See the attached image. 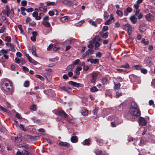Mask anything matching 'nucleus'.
Masks as SVG:
<instances>
[{
  "label": "nucleus",
  "instance_id": "3",
  "mask_svg": "<svg viewBox=\"0 0 155 155\" xmlns=\"http://www.w3.org/2000/svg\"><path fill=\"white\" fill-rule=\"evenodd\" d=\"M146 20L148 22L153 21L155 20V16L150 13L144 16Z\"/></svg>",
  "mask_w": 155,
  "mask_h": 155
},
{
  "label": "nucleus",
  "instance_id": "2",
  "mask_svg": "<svg viewBox=\"0 0 155 155\" xmlns=\"http://www.w3.org/2000/svg\"><path fill=\"white\" fill-rule=\"evenodd\" d=\"M130 112L131 114L133 116H139L140 115V113L139 108H130Z\"/></svg>",
  "mask_w": 155,
  "mask_h": 155
},
{
  "label": "nucleus",
  "instance_id": "40",
  "mask_svg": "<svg viewBox=\"0 0 155 155\" xmlns=\"http://www.w3.org/2000/svg\"><path fill=\"white\" fill-rule=\"evenodd\" d=\"M58 60V57H55V58H50L49 59V61L52 62H55Z\"/></svg>",
  "mask_w": 155,
  "mask_h": 155
},
{
  "label": "nucleus",
  "instance_id": "44",
  "mask_svg": "<svg viewBox=\"0 0 155 155\" xmlns=\"http://www.w3.org/2000/svg\"><path fill=\"white\" fill-rule=\"evenodd\" d=\"M133 67L137 70H140L141 69L142 66L140 65H134Z\"/></svg>",
  "mask_w": 155,
  "mask_h": 155
},
{
  "label": "nucleus",
  "instance_id": "48",
  "mask_svg": "<svg viewBox=\"0 0 155 155\" xmlns=\"http://www.w3.org/2000/svg\"><path fill=\"white\" fill-rule=\"evenodd\" d=\"M103 141L102 140L100 139H97V142L98 144L100 145H101L103 144Z\"/></svg>",
  "mask_w": 155,
  "mask_h": 155
},
{
  "label": "nucleus",
  "instance_id": "39",
  "mask_svg": "<svg viewBox=\"0 0 155 155\" xmlns=\"http://www.w3.org/2000/svg\"><path fill=\"white\" fill-rule=\"evenodd\" d=\"M23 155H31V154L28 151L25 150H23L22 151Z\"/></svg>",
  "mask_w": 155,
  "mask_h": 155
},
{
  "label": "nucleus",
  "instance_id": "22",
  "mask_svg": "<svg viewBox=\"0 0 155 155\" xmlns=\"http://www.w3.org/2000/svg\"><path fill=\"white\" fill-rule=\"evenodd\" d=\"M69 84L72 86H74L75 87H78L79 86V84L78 83L74 82L72 81H70L68 82Z\"/></svg>",
  "mask_w": 155,
  "mask_h": 155
},
{
  "label": "nucleus",
  "instance_id": "13",
  "mask_svg": "<svg viewBox=\"0 0 155 155\" xmlns=\"http://www.w3.org/2000/svg\"><path fill=\"white\" fill-rule=\"evenodd\" d=\"M130 19L133 24H135L137 22V18L135 15H132L130 17Z\"/></svg>",
  "mask_w": 155,
  "mask_h": 155
},
{
  "label": "nucleus",
  "instance_id": "62",
  "mask_svg": "<svg viewBox=\"0 0 155 155\" xmlns=\"http://www.w3.org/2000/svg\"><path fill=\"white\" fill-rule=\"evenodd\" d=\"M108 30V27L106 25L104 26L102 28V30L105 31Z\"/></svg>",
  "mask_w": 155,
  "mask_h": 155
},
{
  "label": "nucleus",
  "instance_id": "51",
  "mask_svg": "<svg viewBox=\"0 0 155 155\" xmlns=\"http://www.w3.org/2000/svg\"><path fill=\"white\" fill-rule=\"evenodd\" d=\"M12 40L10 36H7L5 38V41L8 42H10Z\"/></svg>",
  "mask_w": 155,
  "mask_h": 155
},
{
  "label": "nucleus",
  "instance_id": "49",
  "mask_svg": "<svg viewBox=\"0 0 155 155\" xmlns=\"http://www.w3.org/2000/svg\"><path fill=\"white\" fill-rule=\"evenodd\" d=\"M35 76L36 77L38 78L39 79L41 80V81H43L44 80V78H43L42 76L41 75L36 74L35 75Z\"/></svg>",
  "mask_w": 155,
  "mask_h": 155
},
{
  "label": "nucleus",
  "instance_id": "37",
  "mask_svg": "<svg viewBox=\"0 0 155 155\" xmlns=\"http://www.w3.org/2000/svg\"><path fill=\"white\" fill-rule=\"evenodd\" d=\"M43 24L46 27H49L50 26V23L46 21H44L43 22Z\"/></svg>",
  "mask_w": 155,
  "mask_h": 155
},
{
  "label": "nucleus",
  "instance_id": "53",
  "mask_svg": "<svg viewBox=\"0 0 155 155\" xmlns=\"http://www.w3.org/2000/svg\"><path fill=\"white\" fill-rule=\"evenodd\" d=\"M99 109L98 107H95V109L93 110V113L94 115H97V112Z\"/></svg>",
  "mask_w": 155,
  "mask_h": 155
},
{
  "label": "nucleus",
  "instance_id": "4",
  "mask_svg": "<svg viewBox=\"0 0 155 155\" xmlns=\"http://www.w3.org/2000/svg\"><path fill=\"white\" fill-rule=\"evenodd\" d=\"M139 123L140 126H143L146 124L147 122L143 118L140 117L139 119Z\"/></svg>",
  "mask_w": 155,
  "mask_h": 155
},
{
  "label": "nucleus",
  "instance_id": "15",
  "mask_svg": "<svg viewBox=\"0 0 155 155\" xmlns=\"http://www.w3.org/2000/svg\"><path fill=\"white\" fill-rule=\"evenodd\" d=\"M5 14L8 17L9 15H10V17L11 16L13 17L14 16V14L13 9L12 8L9 12H6Z\"/></svg>",
  "mask_w": 155,
  "mask_h": 155
},
{
  "label": "nucleus",
  "instance_id": "5",
  "mask_svg": "<svg viewBox=\"0 0 155 155\" xmlns=\"http://www.w3.org/2000/svg\"><path fill=\"white\" fill-rule=\"evenodd\" d=\"M25 55L26 56V57L27 58L28 61L30 62L33 63L35 65L37 64L38 63V62H37V61H34V60H33L32 58L29 56V54H28L26 53H25Z\"/></svg>",
  "mask_w": 155,
  "mask_h": 155
},
{
  "label": "nucleus",
  "instance_id": "50",
  "mask_svg": "<svg viewBox=\"0 0 155 155\" xmlns=\"http://www.w3.org/2000/svg\"><path fill=\"white\" fill-rule=\"evenodd\" d=\"M7 17L6 16H3L2 18H0V22H3L4 21L6 20Z\"/></svg>",
  "mask_w": 155,
  "mask_h": 155
},
{
  "label": "nucleus",
  "instance_id": "11",
  "mask_svg": "<svg viewBox=\"0 0 155 155\" xmlns=\"http://www.w3.org/2000/svg\"><path fill=\"white\" fill-rule=\"evenodd\" d=\"M114 18L112 16L110 15L109 19L104 23V24L105 25H109L110 24L112 21L114 20Z\"/></svg>",
  "mask_w": 155,
  "mask_h": 155
},
{
  "label": "nucleus",
  "instance_id": "25",
  "mask_svg": "<svg viewBox=\"0 0 155 155\" xmlns=\"http://www.w3.org/2000/svg\"><path fill=\"white\" fill-rule=\"evenodd\" d=\"M39 10L43 12H45L47 11V7L46 6H43L39 8Z\"/></svg>",
  "mask_w": 155,
  "mask_h": 155
},
{
  "label": "nucleus",
  "instance_id": "30",
  "mask_svg": "<svg viewBox=\"0 0 155 155\" xmlns=\"http://www.w3.org/2000/svg\"><path fill=\"white\" fill-rule=\"evenodd\" d=\"M98 89L95 86H94L90 88V91L91 92H94L98 91Z\"/></svg>",
  "mask_w": 155,
  "mask_h": 155
},
{
  "label": "nucleus",
  "instance_id": "31",
  "mask_svg": "<svg viewBox=\"0 0 155 155\" xmlns=\"http://www.w3.org/2000/svg\"><path fill=\"white\" fill-rule=\"evenodd\" d=\"M141 42L143 43L145 45H148L149 42L148 41H145V39L143 38L142 39Z\"/></svg>",
  "mask_w": 155,
  "mask_h": 155
},
{
  "label": "nucleus",
  "instance_id": "27",
  "mask_svg": "<svg viewBox=\"0 0 155 155\" xmlns=\"http://www.w3.org/2000/svg\"><path fill=\"white\" fill-rule=\"evenodd\" d=\"M131 108H138L137 103L135 101H132L131 104Z\"/></svg>",
  "mask_w": 155,
  "mask_h": 155
},
{
  "label": "nucleus",
  "instance_id": "38",
  "mask_svg": "<svg viewBox=\"0 0 155 155\" xmlns=\"http://www.w3.org/2000/svg\"><path fill=\"white\" fill-rule=\"evenodd\" d=\"M100 46V44L99 42L98 41H97L95 42V49L97 50L99 49V47Z\"/></svg>",
  "mask_w": 155,
  "mask_h": 155
},
{
  "label": "nucleus",
  "instance_id": "29",
  "mask_svg": "<svg viewBox=\"0 0 155 155\" xmlns=\"http://www.w3.org/2000/svg\"><path fill=\"white\" fill-rule=\"evenodd\" d=\"M81 114L83 116H86L88 114V111L86 109H83L82 110Z\"/></svg>",
  "mask_w": 155,
  "mask_h": 155
},
{
  "label": "nucleus",
  "instance_id": "34",
  "mask_svg": "<svg viewBox=\"0 0 155 155\" xmlns=\"http://www.w3.org/2000/svg\"><path fill=\"white\" fill-rule=\"evenodd\" d=\"M108 31H106L105 33H104L102 35L101 37L104 38H106L108 37Z\"/></svg>",
  "mask_w": 155,
  "mask_h": 155
},
{
  "label": "nucleus",
  "instance_id": "28",
  "mask_svg": "<svg viewBox=\"0 0 155 155\" xmlns=\"http://www.w3.org/2000/svg\"><path fill=\"white\" fill-rule=\"evenodd\" d=\"M68 16H64L60 18V21L62 22H66L68 21Z\"/></svg>",
  "mask_w": 155,
  "mask_h": 155
},
{
  "label": "nucleus",
  "instance_id": "56",
  "mask_svg": "<svg viewBox=\"0 0 155 155\" xmlns=\"http://www.w3.org/2000/svg\"><path fill=\"white\" fill-rule=\"evenodd\" d=\"M89 23H91L92 25L95 27L97 26V25L95 22L94 21L92 20H90L89 21Z\"/></svg>",
  "mask_w": 155,
  "mask_h": 155
},
{
  "label": "nucleus",
  "instance_id": "12",
  "mask_svg": "<svg viewBox=\"0 0 155 155\" xmlns=\"http://www.w3.org/2000/svg\"><path fill=\"white\" fill-rule=\"evenodd\" d=\"M97 75L96 74H92L91 79V82L94 83L96 81Z\"/></svg>",
  "mask_w": 155,
  "mask_h": 155
},
{
  "label": "nucleus",
  "instance_id": "32",
  "mask_svg": "<svg viewBox=\"0 0 155 155\" xmlns=\"http://www.w3.org/2000/svg\"><path fill=\"white\" fill-rule=\"evenodd\" d=\"M139 30L140 32H143L146 31L145 28H143V26L140 25L139 28Z\"/></svg>",
  "mask_w": 155,
  "mask_h": 155
},
{
  "label": "nucleus",
  "instance_id": "46",
  "mask_svg": "<svg viewBox=\"0 0 155 155\" xmlns=\"http://www.w3.org/2000/svg\"><path fill=\"white\" fill-rule=\"evenodd\" d=\"M5 30V28L4 26H3L0 29V33H3L4 32Z\"/></svg>",
  "mask_w": 155,
  "mask_h": 155
},
{
  "label": "nucleus",
  "instance_id": "36",
  "mask_svg": "<svg viewBox=\"0 0 155 155\" xmlns=\"http://www.w3.org/2000/svg\"><path fill=\"white\" fill-rule=\"evenodd\" d=\"M30 108L31 110L34 111H35L37 110V107L36 105L34 104L31 106Z\"/></svg>",
  "mask_w": 155,
  "mask_h": 155
},
{
  "label": "nucleus",
  "instance_id": "18",
  "mask_svg": "<svg viewBox=\"0 0 155 155\" xmlns=\"http://www.w3.org/2000/svg\"><path fill=\"white\" fill-rule=\"evenodd\" d=\"M124 28L126 30H128L132 29V27L131 26L128 24H125L124 26Z\"/></svg>",
  "mask_w": 155,
  "mask_h": 155
},
{
  "label": "nucleus",
  "instance_id": "1",
  "mask_svg": "<svg viewBox=\"0 0 155 155\" xmlns=\"http://www.w3.org/2000/svg\"><path fill=\"white\" fill-rule=\"evenodd\" d=\"M2 89L8 94H12L13 89L12 84L11 82L8 81L4 83L2 85Z\"/></svg>",
  "mask_w": 155,
  "mask_h": 155
},
{
  "label": "nucleus",
  "instance_id": "57",
  "mask_svg": "<svg viewBox=\"0 0 155 155\" xmlns=\"http://www.w3.org/2000/svg\"><path fill=\"white\" fill-rule=\"evenodd\" d=\"M114 79H117L118 81L121 82L123 81V79L120 77H118L117 78H114Z\"/></svg>",
  "mask_w": 155,
  "mask_h": 155
},
{
  "label": "nucleus",
  "instance_id": "16",
  "mask_svg": "<svg viewBox=\"0 0 155 155\" xmlns=\"http://www.w3.org/2000/svg\"><path fill=\"white\" fill-rule=\"evenodd\" d=\"M81 143L84 145H89L90 144V140L89 139H86Z\"/></svg>",
  "mask_w": 155,
  "mask_h": 155
},
{
  "label": "nucleus",
  "instance_id": "24",
  "mask_svg": "<svg viewBox=\"0 0 155 155\" xmlns=\"http://www.w3.org/2000/svg\"><path fill=\"white\" fill-rule=\"evenodd\" d=\"M81 70L82 68L81 67H78L76 68L75 71L76 75L77 76L79 75L80 74L79 71H81Z\"/></svg>",
  "mask_w": 155,
  "mask_h": 155
},
{
  "label": "nucleus",
  "instance_id": "7",
  "mask_svg": "<svg viewBox=\"0 0 155 155\" xmlns=\"http://www.w3.org/2000/svg\"><path fill=\"white\" fill-rule=\"evenodd\" d=\"M59 115H60L65 118H66V120H70L69 119H68L67 118L68 115L63 111H60L58 113Z\"/></svg>",
  "mask_w": 155,
  "mask_h": 155
},
{
  "label": "nucleus",
  "instance_id": "63",
  "mask_svg": "<svg viewBox=\"0 0 155 155\" xmlns=\"http://www.w3.org/2000/svg\"><path fill=\"white\" fill-rule=\"evenodd\" d=\"M53 45L52 44H51L48 46L47 48V50H50L53 47Z\"/></svg>",
  "mask_w": 155,
  "mask_h": 155
},
{
  "label": "nucleus",
  "instance_id": "64",
  "mask_svg": "<svg viewBox=\"0 0 155 155\" xmlns=\"http://www.w3.org/2000/svg\"><path fill=\"white\" fill-rule=\"evenodd\" d=\"M22 68H23V70L25 72H28L29 71L28 69L25 66H23Z\"/></svg>",
  "mask_w": 155,
  "mask_h": 155
},
{
  "label": "nucleus",
  "instance_id": "41",
  "mask_svg": "<svg viewBox=\"0 0 155 155\" xmlns=\"http://www.w3.org/2000/svg\"><path fill=\"white\" fill-rule=\"evenodd\" d=\"M84 65L83 69L85 71H87L89 69V67L87 66H85L84 65V63L83 62L82 63V65Z\"/></svg>",
  "mask_w": 155,
  "mask_h": 155
},
{
  "label": "nucleus",
  "instance_id": "47",
  "mask_svg": "<svg viewBox=\"0 0 155 155\" xmlns=\"http://www.w3.org/2000/svg\"><path fill=\"white\" fill-rule=\"evenodd\" d=\"M89 54V52H88L87 51H86L82 55L83 58H84L86 57H88Z\"/></svg>",
  "mask_w": 155,
  "mask_h": 155
},
{
  "label": "nucleus",
  "instance_id": "8",
  "mask_svg": "<svg viewBox=\"0 0 155 155\" xmlns=\"http://www.w3.org/2000/svg\"><path fill=\"white\" fill-rule=\"evenodd\" d=\"M59 115H60L65 118H66V120H70L69 119H68L67 118L68 115L63 111H60L58 113Z\"/></svg>",
  "mask_w": 155,
  "mask_h": 155
},
{
  "label": "nucleus",
  "instance_id": "60",
  "mask_svg": "<svg viewBox=\"0 0 155 155\" xmlns=\"http://www.w3.org/2000/svg\"><path fill=\"white\" fill-rule=\"evenodd\" d=\"M141 71L142 73L144 74H146L147 73V71L145 68H142L141 70Z\"/></svg>",
  "mask_w": 155,
  "mask_h": 155
},
{
  "label": "nucleus",
  "instance_id": "17",
  "mask_svg": "<svg viewBox=\"0 0 155 155\" xmlns=\"http://www.w3.org/2000/svg\"><path fill=\"white\" fill-rule=\"evenodd\" d=\"M32 15L37 20H38L41 19V17L38 15V13L36 12H34L33 13Z\"/></svg>",
  "mask_w": 155,
  "mask_h": 155
},
{
  "label": "nucleus",
  "instance_id": "43",
  "mask_svg": "<svg viewBox=\"0 0 155 155\" xmlns=\"http://www.w3.org/2000/svg\"><path fill=\"white\" fill-rule=\"evenodd\" d=\"M55 4L54 2H47V5L48 6H51L54 5Z\"/></svg>",
  "mask_w": 155,
  "mask_h": 155
},
{
  "label": "nucleus",
  "instance_id": "19",
  "mask_svg": "<svg viewBox=\"0 0 155 155\" xmlns=\"http://www.w3.org/2000/svg\"><path fill=\"white\" fill-rule=\"evenodd\" d=\"M11 139L13 142L15 141L16 140H17L18 141L20 142L21 140V138L20 137H13L11 138Z\"/></svg>",
  "mask_w": 155,
  "mask_h": 155
},
{
  "label": "nucleus",
  "instance_id": "20",
  "mask_svg": "<svg viewBox=\"0 0 155 155\" xmlns=\"http://www.w3.org/2000/svg\"><path fill=\"white\" fill-rule=\"evenodd\" d=\"M31 51L33 55L36 57H38V56L36 53V48L34 46L32 47Z\"/></svg>",
  "mask_w": 155,
  "mask_h": 155
},
{
  "label": "nucleus",
  "instance_id": "10",
  "mask_svg": "<svg viewBox=\"0 0 155 155\" xmlns=\"http://www.w3.org/2000/svg\"><path fill=\"white\" fill-rule=\"evenodd\" d=\"M88 61H90L91 63L96 64L98 63L99 61V59H90L87 60Z\"/></svg>",
  "mask_w": 155,
  "mask_h": 155
},
{
  "label": "nucleus",
  "instance_id": "14",
  "mask_svg": "<svg viewBox=\"0 0 155 155\" xmlns=\"http://www.w3.org/2000/svg\"><path fill=\"white\" fill-rule=\"evenodd\" d=\"M78 138L76 136H73L71 138V142L73 143H76L78 141Z\"/></svg>",
  "mask_w": 155,
  "mask_h": 155
},
{
  "label": "nucleus",
  "instance_id": "54",
  "mask_svg": "<svg viewBox=\"0 0 155 155\" xmlns=\"http://www.w3.org/2000/svg\"><path fill=\"white\" fill-rule=\"evenodd\" d=\"M6 45L7 46L10 47L11 48H14V45L10 43H6Z\"/></svg>",
  "mask_w": 155,
  "mask_h": 155
},
{
  "label": "nucleus",
  "instance_id": "21",
  "mask_svg": "<svg viewBox=\"0 0 155 155\" xmlns=\"http://www.w3.org/2000/svg\"><path fill=\"white\" fill-rule=\"evenodd\" d=\"M0 111L8 113H9L10 112V111L9 110L5 108L1 105H0Z\"/></svg>",
  "mask_w": 155,
  "mask_h": 155
},
{
  "label": "nucleus",
  "instance_id": "35",
  "mask_svg": "<svg viewBox=\"0 0 155 155\" xmlns=\"http://www.w3.org/2000/svg\"><path fill=\"white\" fill-rule=\"evenodd\" d=\"M134 78L135 79V81H136L138 82V83H140V77L135 76H134Z\"/></svg>",
  "mask_w": 155,
  "mask_h": 155
},
{
  "label": "nucleus",
  "instance_id": "9",
  "mask_svg": "<svg viewBox=\"0 0 155 155\" xmlns=\"http://www.w3.org/2000/svg\"><path fill=\"white\" fill-rule=\"evenodd\" d=\"M58 144L60 146L66 147H68L70 146V144L69 143L61 141H60L59 142Z\"/></svg>",
  "mask_w": 155,
  "mask_h": 155
},
{
  "label": "nucleus",
  "instance_id": "42",
  "mask_svg": "<svg viewBox=\"0 0 155 155\" xmlns=\"http://www.w3.org/2000/svg\"><path fill=\"white\" fill-rule=\"evenodd\" d=\"M71 2L69 0H62V2L65 5H68Z\"/></svg>",
  "mask_w": 155,
  "mask_h": 155
},
{
  "label": "nucleus",
  "instance_id": "23",
  "mask_svg": "<svg viewBox=\"0 0 155 155\" xmlns=\"http://www.w3.org/2000/svg\"><path fill=\"white\" fill-rule=\"evenodd\" d=\"M112 119L114 120V121L117 125L121 123V121L120 122L119 121V119L116 116H114L113 117Z\"/></svg>",
  "mask_w": 155,
  "mask_h": 155
},
{
  "label": "nucleus",
  "instance_id": "58",
  "mask_svg": "<svg viewBox=\"0 0 155 155\" xmlns=\"http://www.w3.org/2000/svg\"><path fill=\"white\" fill-rule=\"evenodd\" d=\"M27 2L25 0H22L21 2V5L23 6H25L27 5Z\"/></svg>",
  "mask_w": 155,
  "mask_h": 155
},
{
  "label": "nucleus",
  "instance_id": "52",
  "mask_svg": "<svg viewBox=\"0 0 155 155\" xmlns=\"http://www.w3.org/2000/svg\"><path fill=\"white\" fill-rule=\"evenodd\" d=\"M137 16L138 19L139 20H140L143 18V15L141 13H140Z\"/></svg>",
  "mask_w": 155,
  "mask_h": 155
},
{
  "label": "nucleus",
  "instance_id": "61",
  "mask_svg": "<svg viewBox=\"0 0 155 155\" xmlns=\"http://www.w3.org/2000/svg\"><path fill=\"white\" fill-rule=\"evenodd\" d=\"M122 93L121 92L117 91V92L116 97H119L120 96L122 95Z\"/></svg>",
  "mask_w": 155,
  "mask_h": 155
},
{
  "label": "nucleus",
  "instance_id": "55",
  "mask_svg": "<svg viewBox=\"0 0 155 155\" xmlns=\"http://www.w3.org/2000/svg\"><path fill=\"white\" fill-rule=\"evenodd\" d=\"M20 128L23 131H26V129L24 127V125L22 124H20Z\"/></svg>",
  "mask_w": 155,
  "mask_h": 155
},
{
  "label": "nucleus",
  "instance_id": "45",
  "mask_svg": "<svg viewBox=\"0 0 155 155\" xmlns=\"http://www.w3.org/2000/svg\"><path fill=\"white\" fill-rule=\"evenodd\" d=\"M151 61V59L149 57L147 58L144 60V62L147 64L149 63Z\"/></svg>",
  "mask_w": 155,
  "mask_h": 155
},
{
  "label": "nucleus",
  "instance_id": "26",
  "mask_svg": "<svg viewBox=\"0 0 155 155\" xmlns=\"http://www.w3.org/2000/svg\"><path fill=\"white\" fill-rule=\"evenodd\" d=\"M114 82V90H118L119 89L120 87V83H118V84H116L115 82Z\"/></svg>",
  "mask_w": 155,
  "mask_h": 155
},
{
  "label": "nucleus",
  "instance_id": "6",
  "mask_svg": "<svg viewBox=\"0 0 155 155\" xmlns=\"http://www.w3.org/2000/svg\"><path fill=\"white\" fill-rule=\"evenodd\" d=\"M148 141L150 142L155 143V136L152 134H150L148 136Z\"/></svg>",
  "mask_w": 155,
  "mask_h": 155
},
{
  "label": "nucleus",
  "instance_id": "59",
  "mask_svg": "<svg viewBox=\"0 0 155 155\" xmlns=\"http://www.w3.org/2000/svg\"><path fill=\"white\" fill-rule=\"evenodd\" d=\"M29 82L28 81H26L24 83V86L25 87H28L29 86Z\"/></svg>",
  "mask_w": 155,
  "mask_h": 155
},
{
  "label": "nucleus",
  "instance_id": "33",
  "mask_svg": "<svg viewBox=\"0 0 155 155\" xmlns=\"http://www.w3.org/2000/svg\"><path fill=\"white\" fill-rule=\"evenodd\" d=\"M116 13L118 16L120 17H122L123 15V12L120 10H117L116 11Z\"/></svg>",
  "mask_w": 155,
  "mask_h": 155
}]
</instances>
